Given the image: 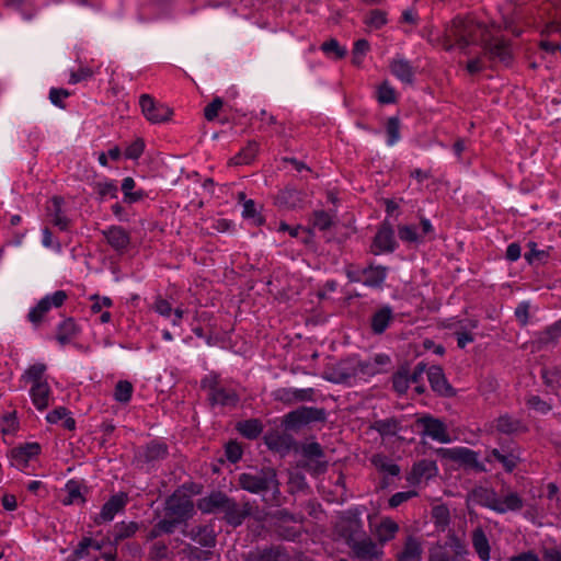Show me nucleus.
I'll return each instance as SVG.
<instances>
[{"label":"nucleus","mask_w":561,"mask_h":561,"mask_svg":"<svg viewBox=\"0 0 561 561\" xmlns=\"http://www.w3.org/2000/svg\"><path fill=\"white\" fill-rule=\"evenodd\" d=\"M237 481L242 490L252 494H262L263 502L268 506L279 507L285 502L277 471L273 467L265 466L259 470L242 472Z\"/></svg>","instance_id":"f257e3e1"},{"label":"nucleus","mask_w":561,"mask_h":561,"mask_svg":"<svg viewBox=\"0 0 561 561\" xmlns=\"http://www.w3.org/2000/svg\"><path fill=\"white\" fill-rule=\"evenodd\" d=\"M489 28L470 16H456L445 26L440 38L445 50L457 47L465 50L470 45L482 44Z\"/></svg>","instance_id":"f03ea898"},{"label":"nucleus","mask_w":561,"mask_h":561,"mask_svg":"<svg viewBox=\"0 0 561 561\" xmlns=\"http://www.w3.org/2000/svg\"><path fill=\"white\" fill-rule=\"evenodd\" d=\"M197 507L204 514H220L221 519L233 528L241 526L252 513L250 502L239 504L221 491H213L198 500Z\"/></svg>","instance_id":"7ed1b4c3"},{"label":"nucleus","mask_w":561,"mask_h":561,"mask_svg":"<svg viewBox=\"0 0 561 561\" xmlns=\"http://www.w3.org/2000/svg\"><path fill=\"white\" fill-rule=\"evenodd\" d=\"M471 497L478 505L488 507L496 513L516 512L523 508L524 501L516 492H508L500 497L493 489L478 486L472 490Z\"/></svg>","instance_id":"20e7f679"},{"label":"nucleus","mask_w":561,"mask_h":561,"mask_svg":"<svg viewBox=\"0 0 561 561\" xmlns=\"http://www.w3.org/2000/svg\"><path fill=\"white\" fill-rule=\"evenodd\" d=\"M201 388L208 391V401L213 407L236 408L240 401L238 392L233 388L222 386L216 373L206 375L201 380Z\"/></svg>","instance_id":"39448f33"},{"label":"nucleus","mask_w":561,"mask_h":561,"mask_svg":"<svg viewBox=\"0 0 561 561\" xmlns=\"http://www.w3.org/2000/svg\"><path fill=\"white\" fill-rule=\"evenodd\" d=\"M365 511L364 506L352 507L344 512L337 522L336 530L347 545L366 535L362 520Z\"/></svg>","instance_id":"423d86ee"},{"label":"nucleus","mask_w":561,"mask_h":561,"mask_svg":"<svg viewBox=\"0 0 561 561\" xmlns=\"http://www.w3.org/2000/svg\"><path fill=\"white\" fill-rule=\"evenodd\" d=\"M163 511L178 525L186 524L194 515V503L187 494L175 491L165 499Z\"/></svg>","instance_id":"0eeeda50"},{"label":"nucleus","mask_w":561,"mask_h":561,"mask_svg":"<svg viewBox=\"0 0 561 561\" xmlns=\"http://www.w3.org/2000/svg\"><path fill=\"white\" fill-rule=\"evenodd\" d=\"M169 456V446L162 439H152L144 446H140L135 453V460L141 468H156Z\"/></svg>","instance_id":"6e6552de"},{"label":"nucleus","mask_w":561,"mask_h":561,"mask_svg":"<svg viewBox=\"0 0 561 561\" xmlns=\"http://www.w3.org/2000/svg\"><path fill=\"white\" fill-rule=\"evenodd\" d=\"M327 421V411L323 408L300 407L290 411L284 416V425L288 430H297L310 423H324Z\"/></svg>","instance_id":"1a4fd4ad"},{"label":"nucleus","mask_w":561,"mask_h":561,"mask_svg":"<svg viewBox=\"0 0 561 561\" xmlns=\"http://www.w3.org/2000/svg\"><path fill=\"white\" fill-rule=\"evenodd\" d=\"M398 247L393 225L386 218L377 228L369 252L374 255L388 254L393 253Z\"/></svg>","instance_id":"9d476101"},{"label":"nucleus","mask_w":561,"mask_h":561,"mask_svg":"<svg viewBox=\"0 0 561 561\" xmlns=\"http://www.w3.org/2000/svg\"><path fill=\"white\" fill-rule=\"evenodd\" d=\"M68 299V294L65 290H56L53 294L43 297L36 306H34L27 313V320L35 327L38 328L43 322L48 311L55 307H61Z\"/></svg>","instance_id":"9b49d317"},{"label":"nucleus","mask_w":561,"mask_h":561,"mask_svg":"<svg viewBox=\"0 0 561 561\" xmlns=\"http://www.w3.org/2000/svg\"><path fill=\"white\" fill-rule=\"evenodd\" d=\"M139 105L142 115L151 124H162L169 122L173 115V110L167 104L156 101L150 94H141Z\"/></svg>","instance_id":"f8f14e48"},{"label":"nucleus","mask_w":561,"mask_h":561,"mask_svg":"<svg viewBox=\"0 0 561 561\" xmlns=\"http://www.w3.org/2000/svg\"><path fill=\"white\" fill-rule=\"evenodd\" d=\"M484 54L492 61H500L510 65L513 60L511 44L502 37H491L490 33L485 35L482 42Z\"/></svg>","instance_id":"ddd939ff"},{"label":"nucleus","mask_w":561,"mask_h":561,"mask_svg":"<svg viewBox=\"0 0 561 561\" xmlns=\"http://www.w3.org/2000/svg\"><path fill=\"white\" fill-rule=\"evenodd\" d=\"M415 423L419 427H422L421 434L423 436L431 437L433 440L442 444L450 443L447 426L442 420L436 419L431 414H424L417 417Z\"/></svg>","instance_id":"4468645a"},{"label":"nucleus","mask_w":561,"mask_h":561,"mask_svg":"<svg viewBox=\"0 0 561 561\" xmlns=\"http://www.w3.org/2000/svg\"><path fill=\"white\" fill-rule=\"evenodd\" d=\"M288 553L283 546L265 545L257 546L249 550L244 556V561H287Z\"/></svg>","instance_id":"2eb2a0df"},{"label":"nucleus","mask_w":561,"mask_h":561,"mask_svg":"<svg viewBox=\"0 0 561 561\" xmlns=\"http://www.w3.org/2000/svg\"><path fill=\"white\" fill-rule=\"evenodd\" d=\"M41 453V445L38 443H25L11 449L10 459L11 465L21 471H24L32 458Z\"/></svg>","instance_id":"dca6fc26"},{"label":"nucleus","mask_w":561,"mask_h":561,"mask_svg":"<svg viewBox=\"0 0 561 561\" xmlns=\"http://www.w3.org/2000/svg\"><path fill=\"white\" fill-rule=\"evenodd\" d=\"M316 391L313 388L295 389L279 388L274 392V399L287 405L298 402H313Z\"/></svg>","instance_id":"f3484780"},{"label":"nucleus","mask_w":561,"mask_h":561,"mask_svg":"<svg viewBox=\"0 0 561 561\" xmlns=\"http://www.w3.org/2000/svg\"><path fill=\"white\" fill-rule=\"evenodd\" d=\"M306 203L307 193L294 186H286L275 197V204L287 209L302 208Z\"/></svg>","instance_id":"a211bd4d"},{"label":"nucleus","mask_w":561,"mask_h":561,"mask_svg":"<svg viewBox=\"0 0 561 561\" xmlns=\"http://www.w3.org/2000/svg\"><path fill=\"white\" fill-rule=\"evenodd\" d=\"M102 234L108 245L118 254L127 252L130 244V234L124 227L111 226L107 229L102 230Z\"/></svg>","instance_id":"6ab92c4d"},{"label":"nucleus","mask_w":561,"mask_h":561,"mask_svg":"<svg viewBox=\"0 0 561 561\" xmlns=\"http://www.w3.org/2000/svg\"><path fill=\"white\" fill-rule=\"evenodd\" d=\"M128 502V496L124 492L112 495L102 506L100 514L94 518V523L100 525L102 523L111 522L114 516L123 511Z\"/></svg>","instance_id":"aec40b11"},{"label":"nucleus","mask_w":561,"mask_h":561,"mask_svg":"<svg viewBox=\"0 0 561 561\" xmlns=\"http://www.w3.org/2000/svg\"><path fill=\"white\" fill-rule=\"evenodd\" d=\"M427 378L432 390L438 396L446 398L455 396V389L446 379L444 370L440 366H431L427 369Z\"/></svg>","instance_id":"412c9836"},{"label":"nucleus","mask_w":561,"mask_h":561,"mask_svg":"<svg viewBox=\"0 0 561 561\" xmlns=\"http://www.w3.org/2000/svg\"><path fill=\"white\" fill-rule=\"evenodd\" d=\"M370 528L380 548L393 540L400 530L399 524L390 517H382L377 525L370 522Z\"/></svg>","instance_id":"4be33fe9"},{"label":"nucleus","mask_w":561,"mask_h":561,"mask_svg":"<svg viewBox=\"0 0 561 561\" xmlns=\"http://www.w3.org/2000/svg\"><path fill=\"white\" fill-rule=\"evenodd\" d=\"M423 556L422 540L413 535L405 537L402 549L399 550L394 558L396 561H421Z\"/></svg>","instance_id":"5701e85b"},{"label":"nucleus","mask_w":561,"mask_h":561,"mask_svg":"<svg viewBox=\"0 0 561 561\" xmlns=\"http://www.w3.org/2000/svg\"><path fill=\"white\" fill-rule=\"evenodd\" d=\"M347 546L352 549L357 558L365 560L379 558L382 553L379 545L373 541L371 538L367 536V534L364 535L363 538H358Z\"/></svg>","instance_id":"b1692460"},{"label":"nucleus","mask_w":561,"mask_h":561,"mask_svg":"<svg viewBox=\"0 0 561 561\" xmlns=\"http://www.w3.org/2000/svg\"><path fill=\"white\" fill-rule=\"evenodd\" d=\"M357 358L350 357L341 360L333 369L331 381L336 383H350L352 379L358 376Z\"/></svg>","instance_id":"393cba45"},{"label":"nucleus","mask_w":561,"mask_h":561,"mask_svg":"<svg viewBox=\"0 0 561 561\" xmlns=\"http://www.w3.org/2000/svg\"><path fill=\"white\" fill-rule=\"evenodd\" d=\"M485 461L490 463L497 461L502 465L503 469L506 472H513L517 465L519 463L520 457L513 449L505 453L497 448H493L486 453Z\"/></svg>","instance_id":"a878e982"},{"label":"nucleus","mask_w":561,"mask_h":561,"mask_svg":"<svg viewBox=\"0 0 561 561\" xmlns=\"http://www.w3.org/2000/svg\"><path fill=\"white\" fill-rule=\"evenodd\" d=\"M394 321L393 310L386 305L377 309L370 317V330L375 335L382 334Z\"/></svg>","instance_id":"bb28decb"},{"label":"nucleus","mask_w":561,"mask_h":561,"mask_svg":"<svg viewBox=\"0 0 561 561\" xmlns=\"http://www.w3.org/2000/svg\"><path fill=\"white\" fill-rule=\"evenodd\" d=\"M453 460L474 469L478 472H485L486 468L478 459V453L467 447H458L451 450Z\"/></svg>","instance_id":"cd10ccee"},{"label":"nucleus","mask_w":561,"mask_h":561,"mask_svg":"<svg viewBox=\"0 0 561 561\" xmlns=\"http://www.w3.org/2000/svg\"><path fill=\"white\" fill-rule=\"evenodd\" d=\"M183 534L202 547L213 548L217 542L216 534L213 527L208 525L193 527L190 531H183Z\"/></svg>","instance_id":"c85d7f7f"},{"label":"nucleus","mask_w":561,"mask_h":561,"mask_svg":"<svg viewBox=\"0 0 561 561\" xmlns=\"http://www.w3.org/2000/svg\"><path fill=\"white\" fill-rule=\"evenodd\" d=\"M437 472V467L435 461L422 459L415 462L412 467L411 472L409 473L407 480L411 484H417L422 479H430L435 476Z\"/></svg>","instance_id":"c756f323"},{"label":"nucleus","mask_w":561,"mask_h":561,"mask_svg":"<svg viewBox=\"0 0 561 561\" xmlns=\"http://www.w3.org/2000/svg\"><path fill=\"white\" fill-rule=\"evenodd\" d=\"M387 273L388 268L386 266L369 264L367 267H364L362 272V274H364L363 285L370 288H381L386 280Z\"/></svg>","instance_id":"7c9ffc66"},{"label":"nucleus","mask_w":561,"mask_h":561,"mask_svg":"<svg viewBox=\"0 0 561 561\" xmlns=\"http://www.w3.org/2000/svg\"><path fill=\"white\" fill-rule=\"evenodd\" d=\"M81 332L80 327L76 323L73 318H67L61 321L57 327L56 340L65 346L71 343Z\"/></svg>","instance_id":"2f4dec72"},{"label":"nucleus","mask_w":561,"mask_h":561,"mask_svg":"<svg viewBox=\"0 0 561 561\" xmlns=\"http://www.w3.org/2000/svg\"><path fill=\"white\" fill-rule=\"evenodd\" d=\"M389 67L391 73L401 82L413 84L415 71L409 60L403 58L393 59Z\"/></svg>","instance_id":"473e14b6"},{"label":"nucleus","mask_w":561,"mask_h":561,"mask_svg":"<svg viewBox=\"0 0 561 561\" xmlns=\"http://www.w3.org/2000/svg\"><path fill=\"white\" fill-rule=\"evenodd\" d=\"M32 403L38 411H44L49 407L51 389L48 382L33 385L30 389Z\"/></svg>","instance_id":"72a5a7b5"},{"label":"nucleus","mask_w":561,"mask_h":561,"mask_svg":"<svg viewBox=\"0 0 561 561\" xmlns=\"http://www.w3.org/2000/svg\"><path fill=\"white\" fill-rule=\"evenodd\" d=\"M495 426L500 433L506 435L526 433L528 431L527 426L520 420L508 414L497 417Z\"/></svg>","instance_id":"f704fd0d"},{"label":"nucleus","mask_w":561,"mask_h":561,"mask_svg":"<svg viewBox=\"0 0 561 561\" xmlns=\"http://www.w3.org/2000/svg\"><path fill=\"white\" fill-rule=\"evenodd\" d=\"M472 547L482 561H488L490 559V543L489 539L481 527H477L472 530L471 534Z\"/></svg>","instance_id":"c9c22d12"},{"label":"nucleus","mask_w":561,"mask_h":561,"mask_svg":"<svg viewBox=\"0 0 561 561\" xmlns=\"http://www.w3.org/2000/svg\"><path fill=\"white\" fill-rule=\"evenodd\" d=\"M238 433L247 439H256L263 433L264 425L259 419H249L236 424Z\"/></svg>","instance_id":"e433bc0d"},{"label":"nucleus","mask_w":561,"mask_h":561,"mask_svg":"<svg viewBox=\"0 0 561 561\" xmlns=\"http://www.w3.org/2000/svg\"><path fill=\"white\" fill-rule=\"evenodd\" d=\"M46 370H47L46 364L35 363V364L28 366V368L22 374L21 381H24L26 383L30 382V383H32V386L36 385V383L48 382L45 377Z\"/></svg>","instance_id":"4c0bfd02"},{"label":"nucleus","mask_w":561,"mask_h":561,"mask_svg":"<svg viewBox=\"0 0 561 561\" xmlns=\"http://www.w3.org/2000/svg\"><path fill=\"white\" fill-rule=\"evenodd\" d=\"M138 529L139 525L136 522L117 523L114 526L111 541H113V545H118L122 540L133 537Z\"/></svg>","instance_id":"58836bf2"},{"label":"nucleus","mask_w":561,"mask_h":561,"mask_svg":"<svg viewBox=\"0 0 561 561\" xmlns=\"http://www.w3.org/2000/svg\"><path fill=\"white\" fill-rule=\"evenodd\" d=\"M64 204V198L60 196H54L51 198V208H48L50 216L53 217L51 221L54 226L58 227L60 230H67L69 226V219L62 214L61 205Z\"/></svg>","instance_id":"ea45409f"},{"label":"nucleus","mask_w":561,"mask_h":561,"mask_svg":"<svg viewBox=\"0 0 561 561\" xmlns=\"http://www.w3.org/2000/svg\"><path fill=\"white\" fill-rule=\"evenodd\" d=\"M371 465L381 472H386L392 477H397L400 474V467L392 462L386 455L383 454H375L370 458Z\"/></svg>","instance_id":"a19ab883"},{"label":"nucleus","mask_w":561,"mask_h":561,"mask_svg":"<svg viewBox=\"0 0 561 561\" xmlns=\"http://www.w3.org/2000/svg\"><path fill=\"white\" fill-rule=\"evenodd\" d=\"M259 152V144L254 140L249 141L233 158L231 163L234 165L250 164Z\"/></svg>","instance_id":"79ce46f5"},{"label":"nucleus","mask_w":561,"mask_h":561,"mask_svg":"<svg viewBox=\"0 0 561 561\" xmlns=\"http://www.w3.org/2000/svg\"><path fill=\"white\" fill-rule=\"evenodd\" d=\"M409 387H410L409 366L402 365L392 375V389L399 396H403L407 393Z\"/></svg>","instance_id":"37998d69"},{"label":"nucleus","mask_w":561,"mask_h":561,"mask_svg":"<svg viewBox=\"0 0 561 561\" xmlns=\"http://www.w3.org/2000/svg\"><path fill=\"white\" fill-rule=\"evenodd\" d=\"M371 428L378 432L381 436H393L400 431L401 426L400 421L397 417H389L385 420H376L371 424Z\"/></svg>","instance_id":"c03bdc74"},{"label":"nucleus","mask_w":561,"mask_h":561,"mask_svg":"<svg viewBox=\"0 0 561 561\" xmlns=\"http://www.w3.org/2000/svg\"><path fill=\"white\" fill-rule=\"evenodd\" d=\"M136 186V182L133 178L127 176L122 182V191L124 194V202L128 204L137 203L144 199L147 195L142 190L133 192Z\"/></svg>","instance_id":"a18cd8bd"},{"label":"nucleus","mask_w":561,"mask_h":561,"mask_svg":"<svg viewBox=\"0 0 561 561\" xmlns=\"http://www.w3.org/2000/svg\"><path fill=\"white\" fill-rule=\"evenodd\" d=\"M273 529L278 538L286 541H296L302 534L300 527L289 524H273Z\"/></svg>","instance_id":"49530a36"},{"label":"nucleus","mask_w":561,"mask_h":561,"mask_svg":"<svg viewBox=\"0 0 561 561\" xmlns=\"http://www.w3.org/2000/svg\"><path fill=\"white\" fill-rule=\"evenodd\" d=\"M273 524H302L305 516L301 513H291L287 508H280L271 514Z\"/></svg>","instance_id":"de8ad7c7"},{"label":"nucleus","mask_w":561,"mask_h":561,"mask_svg":"<svg viewBox=\"0 0 561 561\" xmlns=\"http://www.w3.org/2000/svg\"><path fill=\"white\" fill-rule=\"evenodd\" d=\"M67 495L62 499L64 505H72L76 503H84L85 497L82 495L81 485L78 481L69 480L66 483Z\"/></svg>","instance_id":"09e8293b"},{"label":"nucleus","mask_w":561,"mask_h":561,"mask_svg":"<svg viewBox=\"0 0 561 561\" xmlns=\"http://www.w3.org/2000/svg\"><path fill=\"white\" fill-rule=\"evenodd\" d=\"M398 236L402 242L409 244L423 243V237L417 233V228L414 225H399Z\"/></svg>","instance_id":"8fccbe9b"},{"label":"nucleus","mask_w":561,"mask_h":561,"mask_svg":"<svg viewBox=\"0 0 561 561\" xmlns=\"http://www.w3.org/2000/svg\"><path fill=\"white\" fill-rule=\"evenodd\" d=\"M401 122L398 116H392L387 119L386 123V135H387V145L393 146L401 139Z\"/></svg>","instance_id":"3c124183"},{"label":"nucleus","mask_w":561,"mask_h":561,"mask_svg":"<svg viewBox=\"0 0 561 561\" xmlns=\"http://www.w3.org/2000/svg\"><path fill=\"white\" fill-rule=\"evenodd\" d=\"M443 546H447L451 556H455L458 560L465 561V556L468 553L467 547L455 534L449 535L448 540Z\"/></svg>","instance_id":"603ef678"},{"label":"nucleus","mask_w":561,"mask_h":561,"mask_svg":"<svg viewBox=\"0 0 561 561\" xmlns=\"http://www.w3.org/2000/svg\"><path fill=\"white\" fill-rule=\"evenodd\" d=\"M134 387L128 380H119L115 385L114 399L119 403H128L131 400Z\"/></svg>","instance_id":"864d4df0"},{"label":"nucleus","mask_w":561,"mask_h":561,"mask_svg":"<svg viewBox=\"0 0 561 561\" xmlns=\"http://www.w3.org/2000/svg\"><path fill=\"white\" fill-rule=\"evenodd\" d=\"M320 48L327 56H333L335 59L344 58L347 53L346 48L342 47L335 38L325 41Z\"/></svg>","instance_id":"5fc2aeb1"},{"label":"nucleus","mask_w":561,"mask_h":561,"mask_svg":"<svg viewBox=\"0 0 561 561\" xmlns=\"http://www.w3.org/2000/svg\"><path fill=\"white\" fill-rule=\"evenodd\" d=\"M527 247L529 250L524 254V257L529 264L543 263L547 261L549 256L548 252L537 249L536 242L530 241L527 243Z\"/></svg>","instance_id":"6e6d98bb"},{"label":"nucleus","mask_w":561,"mask_h":561,"mask_svg":"<svg viewBox=\"0 0 561 561\" xmlns=\"http://www.w3.org/2000/svg\"><path fill=\"white\" fill-rule=\"evenodd\" d=\"M301 468L310 472L313 476L323 474L328 470V462L321 459H307L301 462Z\"/></svg>","instance_id":"4d7b16f0"},{"label":"nucleus","mask_w":561,"mask_h":561,"mask_svg":"<svg viewBox=\"0 0 561 561\" xmlns=\"http://www.w3.org/2000/svg\"><path fill=\"white\" fill-rule=\"evenodd\" d=\"M377 100L381 104H393L397 102L396 91L394 89L388 84V82H383L379 85L377 90Z\"/></svg>","instance_id":"13d9d810"},{"label":"nucleus","mask_w":561,"mask_h":561,"mask_svg":"<svg viewBox=\"0 0 561 561\" xmlns=\"http://www.w3.org/2000/svg\"><path fill=\"white\" fill-rule=\"evenodd\" d=\"M370 46L368 41L362 38L354 43L353 51H352V62L355 66H359L363 62L364 56L368 53Z\"/></svg>","instance_id":"bf43d9fd"},{"label":"nucleus","mask_w":561,"mask_h":561,"mask_svg":"<svg viewBox=\"0 0 561 561\" xmlns=\"http://www.w3.org/2000/svg\"><path fill=\"white\" fill-rule=\"evenodd\" d=\"M432 517L436 526L445 528L450 520L449 510L445 505H437L432 511Z\"/></svg>","instance_id":"052dcab7"},{"label":"nucleus","mask_w":561,"mask_h":561,"mask_svg":"<svg viewBox=\"0 0 561 561\" xmlns=\"http://www.w3.org/2000/svg\"><path fill=\"white\" fill-rule=\"evenodd\" d=\"M312 224L319 230L325 231V230L330 229L333 221H332V217L329 213H327L324 210H317L313 213Z\"/></svg>","instance_id":"680f3d73"},{"label":"nucleus","mask_w":561,"mask_h":561,"mask_svg":"<svg viewBox=\"0 0 561 561\" xmlns=\"http://www.w3.org/2000/svg\"><path fill=\"white\" fill-rule=\"evenodd\" d=\"M417 494L419 493L416 491H414V490L397 492V493H394L388 500V505H389L390 508H397L401 504H403V503L408 502L409 500L417 496Z\"/></svg>","instance_id":"e2e57ef3"},{"label":"nucleus","mask_w":561,"mask_h":561,"mask_svg":"<svg viewBox=\"0 0 561 561\" xmlns=\"http://www.w3.org/2000/svg\"><path fill=\"white\" fill-rule=\"evenodd\" d=\"M95 188H96V192L100 195L101 199H103L107 196L111 198L117 197L118 187L115 184V182H113V181L99 182L95 184Z\"/></svg>","instance_id":"0e129e2a"},{"label":"nucleus","mask_w":561,"mask_h":561,"mask_svg":"<svg viewBox=\"0 0 561 561\" xmlns=\"http://www.w3.org/2000/svg\"><path fill=\"white\" fill-rule=\"evenodd\" d=\"M288 484L290 493L302 491L308 488L305 474L299 471H294L289 473Z\"/></svg>","instance_id":"69168bd1"},{"label":"nucleus","mask_w":561,"mask_h":561,"mask_svg":"<svg viewBox=\"0 0 561 561\" xmlns=\"http://www.w3.org/2000/svg\"><path fill=\"white\" fill-rule=\"evenodd\" d=\"M242 216L244 218H250L253 220V222L256 225V226H260L263 224V218L262 216L257 213L256 210V207H255V203L254 201L252 199H248V201H244L243 203V210H242Z\"/></svg>","instance_id":"338daca9"},{"label":"nucleus","mask_w":561,"mask_h":561,"mask_svg":"<svg viewBox=\"0 0 561 561\" xmlns=\"http://www.w3.org/2000/svg\"><path fill=\"white\" fill-rule=\"evenodd\" d=\"M365 22L371 27L381 28L387 24V13L378 9L371 10Z\"/></svg>","instance_id":"774afa93"}]
</instances>
